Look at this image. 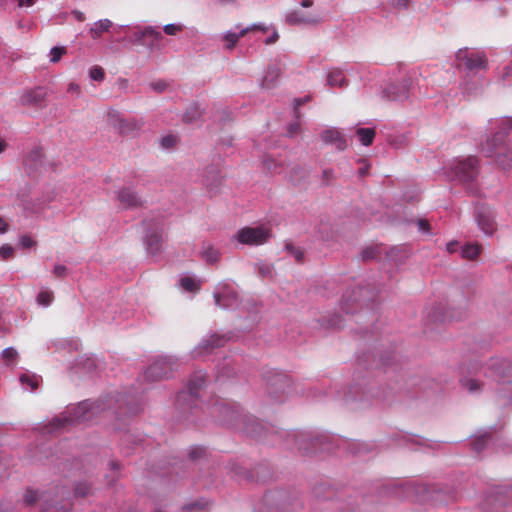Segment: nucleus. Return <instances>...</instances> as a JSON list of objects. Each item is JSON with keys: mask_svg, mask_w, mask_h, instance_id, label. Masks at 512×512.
<instances>
[{"mask_svg": "<svg viewBox=\"0 0 512 512\" xmlns=\"http://www.w3.org/2000/svg\"><path fill=\"white\" fill-rule=\"evenodd\" d=\"M106 410H112L116 416L134 415L139 411V405L134 397L119 392L95 401L84 400L71 410L53 418L41 428V433L45 436L62 433L70 426L90 421L95 415Z\"/></svg>", "mask_w": 512, "mask_h": 512, "instance_id": "nucleus-1", "label": "nucleus"}, {"mask_svg": "<svg viewBox=\"0 0 512 512\" xmlns=\"http://www.w3.org/2000/svg\"><path fill=\"white\" fill-rule=\"evenodd\" d=\"M206 382V374L195 372L189 379L187 391L178 393L176 397V420L180 423H196L195 416L199 412L198 397Z\"/></svg>", "mask_w": 512, "mask_h": 512, "instance_id": "nucleus-2", "label": "nucleus"}, {"mask_svg": "<svg viewBox=\"0 0 512 512\" xmlns=\"http://www.w3.org/2000/svg\"><path fill=\"white\" fill-rule=\"evenodd\" d=\"M69 490L64 486H55L41 493L40 512H69L72 503L68 499Z\"/></svg>", "mask_w": 512, "mask_h": 512, "instance_id": "nucleus-3", "label": "nucleus"}, {"mask_svg": "<svg viewBox=\"0 0 512 512\" xmlns=\"http://www.w3.org/2000/svg\"><path fill=\"white\" fill-rule=\"evenodd\" d=\"M470 373L473 376L484 375L496 378L502 382H512V362H506L499 358L490 359L486 366H472Z\"/></svg>", "mask_w": 512, "mask_h": 512, "instance_id": "nucleus-4", "label": "nucleus"}, {"mask_svg": "<svg viewBox=\"0 0 512 512\" xmlns=\"http://www.w3.org/2000/svg\"><path fill=\"white\" fill-rule=\"evenodd\" d=\"M144 245L148 255L157 256L162 251L163 243V220L160 218L145 219Z\"/></svg>", "mask_w": 512, "mask_h": 512, "instance_id": "nucleus-5", "label": "nucleus"}, {"mask_svg": "<svg viewBox=\"0 0 512 512\" xmlns=\"http://www.w3.org/2000/svg\"><path fill=\"white\" fill-rule=\"evenodd\" d=\"M179 367L178 359L174 356H158L144 372L147 381H158L169 378Z\"/></svg>", "mask_w": 512, "mask_h": 512, "instance_id": "nucleus-6", "label": "nucleus"}, {"mask_svg": "<svg viewBox=\"0 0 512 512\" xmlns=\"http://www.w3.org/2000/svg\"><path fill=\"white\" fill-rule=\"evenodd\" d=\"M211 409V413L220 423L234 428L240 426V420L244 414L238 404L222 400L215 403Z\"/></svg>", "mask_w": 512, "mask_h": 512, "instance_id": "nucleus-7", "label": "nucleus"}, {"mask_svg": "<svg viewBox=\"0 0 512 512\" xmlns=\"http://www.w3.org/2000/svg\"><path fill=\"white\" fill-rule=\"evenodd\" d=\"M270 237V231L262 226H247L239 229L237 234L233 236V239H236L241 244L258 246L268 242Z\"/></svg>", "mask_w": 512, "mask_h": 512, "instance_id": "nucleus-8", "label": "nucleus"}, {"mask_svg": "<svg viewBox=\"0 0 512 512\" xmlns=\"http://www.w3.org/2000/svg\"><path fill=\"white\" fill-rule=\"evenodd\" d=\"M453 174L463 184H471L478 176V160L475 157H468L459 160L453 167Z\"/></svg>", "mask_w": 512, "mask_h": 512, "instance_id": "nucleus-9", "label": "nucleus"}, {"mask_svg": "<svg viewBox=\"0 0 512 512\" xmlns=\"http://www.w3.org/2000/svg\"><path fill=\"white\" fill-rule=\"evenodd\" d=\"M263 379L265 381L267 394L271 398L278 400L284 395L287 387V377L285 374L270 370L264 374Z\"/></svg>", "mask_w": 512, "mask_h": 512, "instance_id": "nucleus-10", "label": "nucleus"}, {"mask_svg": "<svg viewBox=\"0 0 512 512\" xmlns=\"http://www.w3.org/2000/svg\"><path fill=\"white\" fill-rule=\"evenodd\" d=\"M230 337L226 334L214 333L202 339V341L192 351L193 358H200L211 354L214 349L221 348L226 345Z\"/></svg>", "mask_w": 512, "mask_h": 512, "instance_id": "nucleus-11", "label": "nucleus"}, {"mask_svg": "<svg viewBox=\"0 0 512 512\" xmlns=\"http://www.w3.org/2000/svg\"><path fill=\"white\" fill-rule=\"evenodd\" d=\"M215 304L223 309L234 307L238 303V293L229 283L217 285L213 294Z\"/></svg>", "mask_w": 512, "mask_h": 512, "instance_id": "nucleus-12", "label": "nucleus"}, {"mask_svg": "<svg viewBox=\"0 0 512 512\" xmlns=\"http://www.w3.org/2000/svg\"><path fill=\"white\" fill-rule=\"evenodd\" d=\"M459 62L465 65L468 70H484L487 68V58L481 52H468L467 49L459 50L456 54Z\"/></svg>", "mask_w": 512, "mask_h": 512, "instance_id": "nucleus-13", "label": "nucleus"}, {"mask_svg": "<svg viewBox=\"0 0 512 512\" xmlns=\"http://www.w3.org/2000/svg\"><path fill=\"white\" fill-rule=\"evenodd\" d=\"M501 125L502 130L497 132L493 138L488 140L482 147V151L487 157L494 156L497 148L504 145L507 132L512 128V119L505 118L501 120Z\"/></svg>", "mask_w": 512, "mask_h": 512, "instance_id": "nucleus-14", "label": "nucleus"}, {"mask_svg": "<svg viewBox=\"0 0 512 512\" xmlns=\"http://www.w3.org/2000/svg\"><path fill=\"white\" fill-rule=\"evenodd\" d=\"M163 38V35L160 30L153 28L152 26H147L143 29H137L133 33V42L143 45L153 47L155 43L160 41Z\"/></svg>", "mask_w": 512, "mask_h": 512, "instance_id": "nucleus-15", "label": "nucleus"}, {"mask_svg": "<svg viewBox=\"0 0 512 512\" xmlns=\"http://www.w3.org/2000/svg\"><path fill=\"white\" fill-rule=\"evenodd\" d=\"M310 101H311L310 95H306L301 98H295L293 100V114H294V117L296 118V121L290 122V128H289L290 137L293 135L299 134L301 132V127H302L301 119L303 118V116L305 114L302 111V106L309 103Z\"/></svg>", "mask_w": 512, "mask_h": 512, "instance_id": "nucleus-16", "label": "nucleus"}, {"mask_svg": "<svg viewBox=\"0 0 512 512\" xmlns=\"http://www.w3.org/2000/svg\"><path fill=\"white\" fill-rule=\"evenodd\" d=\"M237 428L252 438H261L265 430L263 424L258 419L248 415H243L240 420V426Z\"/></svg>", "mask_w": 512, "mask_h": 512, "instance_id": "nucleus-17", "label": "nucleus"}, {"mask_svg": "<svg viewBox=\"0 0 512 512\" xmlns=\"http://www.w3.org/2000/svg\"><path fill=\"white\" fill-rule=\"evenodd\" d=\"M268 30H269V28L265 24L257 23V24H252L246 28L241 29L239 31V33L227 32L224 36V39L228 42L226 48L227 49L234 48V46L236 45L238 40L250 32L260 31L262 33H266Z\"/></svg>", "mask_w": 512, "mask_h": 512, "instance_id": "nucleus-18", "label": "nucleus"}, {"mask_svg": "<svg viewBox=\"0 0 512 512\" xmlns=\"http://www.w3.org/2000/svg\"><path fill=\"white\" fill-rule=\"evenodd\" d=\"M477 223L480 229L487 235L493 234L496 230V223L490 209L483 207L477 211Z\"/></svg>", "mask_w": 512, "mask_h": 512, "instance_id": "nucleus-19", "label": "nucleus"}, {"mask_svg": "<svg viewBox=\"0 0 512 512\" xmlns=\"http://www.w3.org/2000/svg\"><path fill=\"white\" fill-rule=\"evenodd\" d=\"M43 152L41 147H35L24 159L27 172L31 175L38 172L43 166Z\"/></svg>", "mask_w": 512, "mask_h": 512, "instance_id": "nucleus-20", "label": "nucleus"}, {"mask_svg": "<svg viewBox=\"0 0 512 512\" xmlns=\"http://www.w3.org/2000/svg\"><path fill=\"white\" fill-rule=\"evenodd\" d=\"M47 92L44 87H36L25 91L21 96V104L26 106H39L46 98Z\"/></svg>", "mask_w": 512, "mask_h": 512, "instance_id": "nucleus-21", "label": "nucleus"}, {"mask_svg": "<svg viewBox=\"0 0 512 512\" xmlns=\"http://www.w3.org/2000/svg\"><path fill=\"white\" fill-rule=\"evenodd\" d=\"M117 199L124 208H137L142 206L141 198L130 188L120 189L117 192Z\"/></svg>", "mask_w": 512, "mask_h": 512, "instance_id": "nucleus-22", "label": "nucleus"}, {"mask_svg": "<svg viewBox=\"0 0 512 512\" xmlns=\"http://www.w3.org/2000/svg\"><path fill=\"white\" fill-rule=\"evenodd\" d=\"M322 19L315 13L303 12L301 9H295L290 13V24H308L315 25Z\"/></svg>", "mask_w": 512, "mask_h": 512, "instance_id": "nucleus-23", "label": "nucleus"}, {"mask_svg": "<svg viewBox=\"0 0 512 512\" xmlns=\"http://www.w3.org/2000/svg\"><path fill=\"white\" fill-rule=\"evenodd\" d=\"M321 139L327 144H333L340 151H343L347 147V141L345 137L336 129H327L322 132Z\"/></svg>", "mask_w": 512, "mask_h": 512, "instance_id": "nucleus-24", "label": "nucleus"}, {"mask_svg": "<svg viewBox=\"0 0 512 512\" xmlns=\"http://www.w3.org/2000/svg\"><path fill=\"white\" fill-rule=\"evenodd\" d=\"M280 76V68L276 64L269 65L261 82L262 88L273 89L277 87Z\"/></svg>", "mask_w": 512, "mask_h": 512, "instance_id": "nucleus-25", "label": "nucleus"}, {"mask_svg": "<svg viewBox=\"0 0 512 512\" xmlns=\"http://www.w3.org/2000/svg\"><path fill=\"white\" fill-rule=\"evenodd\" d=\"M222 183L220 171L215 167H208L205 172V184L210 191L216 190Z\"/></svg>", "mask_w": 512, "mask_h": 512, "instance_id": "nucleus-26", "label": "nucleus"}, {"mask_svg": "<svg viewBox=\"0 0 512 512\" xmlns=\"http://www.w3.org/2000/svg\"><path fill=\"white\" fill-rule=\"evenodd\" d=\"M114 127L121 135H129L139 129L138 123L134 120L117 118L114 121Z\"/></svg>", "mask_w": 512, "mask_h": 512, "instance_id": "nucleus-27", "label": "nucleus"}, {"mask_svg": "<svg viewBox=\"0 0 512 512\" xmlns=\"http://www.w3.org/2000/svg\"><path fill=\"white\" fill-rule=\"evenodd\" d=\"M109 472L105 474V480L108 486H114L121 477V464L117 460L108 462Z\"/></svg>", "mask_w": 512, "mask_h": 512, "instance_id": "nucleus-28", "label": "nucleus"}, {"mask_svg": "<svg viewBox=\"0 0 512 512\" xmlns=\"http://www.w3.org/2000/svg\"><path fill=\"white\" fill-rule=\"evenodd\" d=\"M236 375L231 358L225 357L217 365V378H231Z\"/></svg>", "mask_w": 512, "mask_h": 512, "instance_id": "nucleus-29", "label": "nucleus"}, {"mask_svg": "<svg viewBox=\"0 0 512 512\" xmlns=\"http://www.w3.org/2000/svg\"><path fill=\"white\" fill-rule=\"evenodd\" d=\"M202 258L209 264L217 263L220 259V252L210 243L204 242L200 251Z\"/></svg>", "mask_w": 512, "mask_h": 512, "instance_id": "nucleus-30", "label": "nucleus"}, {"mask_svg": "<svg viewBox=\"0 0 512 512\" xmlns=\"http://www.w3.org/2000/svg\"><path fill=\"white\" fill-rule=\"evenodd\" d=\"M40 380H41L40 376L33 374V373H29V372H25L19 376V381H20L21 385L25 389L29 388L31 391H34L37 389Z\"/></svg>", "mask_w": 512, "mask_h": 512, "instance_id": "nucleus-31", "label": "nucleus"}, {"mask_svg": "<svg viewBox=\"0 0 512 512\" xmlns=\"http://www.w3.org/2000/svg\"><path fill=\"white\" fill-rule=\"evenodd\" d=\"M202 114L203 111L200 108V106L197 103H193L187 108V110L183 114L182 119L185 123L190 124L200 119Z\"/></svg>", "mask_w": 512, "mask_h": 512, "instance_id": "nucleus-32", "label": "nucleus"}, {"mask_svg": "<svg viewBox=\"0 0 512 512\" xmlns=\"http://www.w3.org/2000/svg\"><path fill=\"white\" fill-rule=\"evenodd\" d=\"M356 135L362 145L370 146L374 141L376 132L373 128H358L356 130Z\"/></svg>", "mask_w": 512, "mask_h": 512, "instance_id": "nucleus-33", "label": "nucleus"}, {"mask_svg": "<svg viewBox=\"0 0 512 512\" xmlns=\"http://www.w3.org/2000/svg\"><path fill=\"white\" fill-rule=\"evenodd\" d=\"M111 26L112 22L109 19L99 20L90 28V34L93 39H97L103 32L108 31Z\"/></svg>", "mask_w": 512, "mask_h": 512, "instance_id": "nucleus-34", "label": "nucleus"}, {"mask_svg": "<svg viewBox=\"0 0 512 512\" xmlns=\"http://www.w3.org/2000/svg\"><path fill=\"white\" fill-rule=\"evenodd\" d=\"M327 82L330 86L342 87L346 85V78L340 69H333L329 72Z\"/></svg>", "mask_w": 512, "mask_h": 512, "instance_id": "nucleus-35", "label": "nucleus"}, {"mask_svg": "<svg viewBox=\"0 0 512 512\" xmlns=\"http://www.w3.org/2000/svg\"><path fill=\"white\" fill-rule=\"evenodd\" d=\"M230 469H231V471H233L235 476L244 478L247 481H258L259 480L258 477L257 478L255 477L253 472L248 471L246 468H244L236 463H231Z\"/></svg>", "mask_w": 512, "mask_h": 512, "instance_id": "nucleus-36", "label": "nucleus"}, {"mask_svg": "<svg viewBox=\"0 0 512 512\" xmlns=\"http://www.w3.org/2000/svg\"><path fill=\"white\" fill-rule=\"evenodd\" d=\"M255 269L258 275L262 278L274 279L276 275L274 267L264 262H257L255 264Z\"/></svg>", "mask_w": 512, "mask_h": 512, "instance_id": "nucleus-37", "label": "nucleus"}, {"mask_svg": "<svg viewBox=\"0 0 512 512\" xmlns=\"http://www.w3.org/2000/svg\"><path fill=\"white\" fill-rule=\"evenodd\" d=\"M92 485L86 481L76 483L74 487V497L84 498L92 494Z\"/></svg>", "mask_w": 512, "mask_h": 512, "instance_id": "nucleus-38", "label": "nucleus"}, {"mask_svg": "<svg viewBox=\"0 0 512 512\" xmlns=\"http://www.w3.org/2000/svg\"><path fill=\"white\" fill-rule=\"evenodd\" d=\"M461 385L468 389L470 393L479 392L483 386V383L480 382L478 378L470 377V378H462L460 380Z\"/></svg>", "mask_w": 512, "mask_h": 512, "instance_id": "nucleus-39", "label": "nucleus"}, {"mask_svg": "<svg viewBox=\"0 0 512 512\" xmlns=\"http://www.w3.org/2000/svg\"><path fill=\"white\" fill-rule=\"evenodd\" d=\"M481 252V246L468 244L462 248V256L468 260H474Z\"/></svg>", "mask_w": 512, "mask_h": 512, "instance_id": "nucleus-40", "label": "nucleus"}, {"mask_svg": "<svg viewBox=\"0 0 512 512\" xmlns=\"http://www.w3.org/2000/svg\"><path fill=\"white\" fill-rule=\"evenodd\" d=\"M496 161L499 166L504 170H508L512 166V152H506L504 154H498L496 156Z\"/></svg>", "mask_w": 512, "mask_h": 512, "instance_id": "nucleus-41", "label": "nucleus"}, {"mask_svg": "<svg viewBox=\"0 0 512 512\" xmlns=\"http://www.w3.org/2000/svg\"><path fill=\"white\" fill-rule=\"evenodd\" d=\"M180 286L185 291H188V292H195L199 289V286L196 283L195 279H193L192 277H188V276L182 277L180 279Z\"/></svg>", "mask_w": 512, "mask_h": 512, "instance_id": "nucleus-42", "label": "nucleus"}, {"mask_svg": "<svg viewBox=\"0 0 512 512\" xmlns=\"http://www.w3.org/2000/svg\"><path fill=\"white\" fill-rule=\"evenodd\" d=\"M40 496H41V494L39 495L38 491H34L32 489H27L24 494V498H23L25 505L31 506V505L35 504L37 501L40 502Z\"/></svg>", "mask_w": 512, "mask_h": 512, "instance_id": "nucleus-43", "label": "nucleus"}, {"mask_svg": "<svg viewBox=\"0 0 512 512\" xmlns=\"http://www.w3.org/2000/svg\"><path fill=\"white\" fill-rule=\"evenodd\" d=\"M490 436L489 435H481V436H477L473 441H472V447L473 449L476 451V452H481L485 445L487 444V441H488V438Z\"/></svg>", "mask_w": 512, "mask_h": 512, "instance_id": "nucleus-44", "label": "nucleus"}, {"mask_svg": "<svg viewBox=\"0 0 512 512\" xmlns=\"http://www.w3.org/2000/svg\"><path fill=\"white\" fill-rule=\"evenodd\" d=\"M53 300V293L51 291H41L37 296V302L40 305L48 306Z\"/></svg>", "mask_w": 512, "mask_h": 512, "instance_id": "nucleus-45", "label": "nucleus"}, {"mask_svg": "<svg viewBox=\"0 0 512 512\" xmlns=\"http://www.w3.org/2000/svg\"><path fill=\"white\" fill-rule=\"evenodd\" d=\"M66 48L65 47H53L51 48L50 50V61L52 63H57L61 57L66 53Z\"/></svg>", "mask_w": 512, "mask_h": 512, "instance_id": "nucleus-46", "label": "nucleus"}, {"mask_svg": "<svg viewBox=\"0 0 512 512\" xmlns=\"http://www.w3.org/2000/svg\"><path fill=\"white\" fill-rule=\"evenodd\" d=\"M207 503L202 501H194L183 506V510L187 512L202 511Z\"/></svg>", "mask_w": 512, "mask_h": 512, "instance_id": "nucleus-47", "label": "nucleus"}, {"mask_svg": "<svg viewBox=\"0 0 512 512\" xmlns=\"http://www.w3.org/2000/svg\"><path fill=\"white\" fill-rule=\"evenodd\" d=\"M89 75L94 81H102L105 77V72L102 67L94 66L90 69Z\"/></svg>", "mask_w": 512, "mask_h": 512, "instance_id": "nucleus-48", "label": "nucleus"}, {"mask_svg": "<svg viewBox=\"0 0 512 512\" xmlns=\"http://www.w3.org/2000/svg\"><path fill=\"white\" fill-rule=\"evenodd\" d=\"M17 356L18 353L13 347H8L2 351V358L6 361L7 364L15 360Z\"/></svg>", "mask_w": 512, "mask_h": 512, "instance_id": "nucleus-49", "label": "nucleus"}, {"mask_svg": "<svg viewBox=\"0 0 512 512\" xmlns=\"http://www.w3.org/2000/svg\"><path fill=\"white\" fill-rule=\"evenodd\" d=\"M37 242L33 240L28 234H24L19 238V245L24 249H29L36 246Z\"/></svg>", "mask_w": 512, "mask_h": 512, "instance_id": "nucleus-50", "label": "nucleus"}, {"mask_svg": "<svg viewBox=\"0 0 512 512\" xmlns=\"http://www.w3.org/2000/svg\"><path fill=\"white\" fill-rule=\"evenodd\" d=\"M177 143V137L174 135H167L161 139V146L165 149L173 148Z\"/></svg>", "mask_w": 512, "mask_h": 512, "instance_id": "nucleus-51", "label": "nucleus"}, {"mask_svg": "<svg viewBox=\"0 0 512 512\" xmlns=\"http://www.w3.org/2000/svg\"><path fill=\"white\" fill-rule=\"evenodd\" d=\"M14 254V248L9 244H4L0 247V257L3 260L9 259Z\"/></svg>", "mask_w": 512, "mask_h": 512, "instance_id": "nucleus-52", "label": "nucleus"}, {"mask_svg": "<svg viewBox=\"0 0 512 512\" xmlns=\"http://www.w3.org/2000/svg\"><path fill=\"white\" fill-rule=\"evenodd\" d=\"M290 255L294 257L297 263H303L304 252L300 248H294L290 245Z\"/></svg>", "mask_w": 512, "mask_h": 512, "instance_id": "nucleus-53", "label": "nucleus"}, {"mask_svg": "<svg viewBox=\"0 0 512 512\" xmlns=\"http://www.w3.org/2000/svg\"><path fill=\"white\" fill-rule=\"evenodd\" d=\"M150 86L154 91H156L158 93H162V92L166 91L168 84L163 80H159L157 82H152L150 84Z\"/></svg>", "mask_w": 512, "mask_h": 512, "instance_id": "nucleus-54", "label": "nucleus"}, {"mask_svg": "<svg viewBox=\"0 0 512 512\" xmlns=\"http://www.w3.org/2000/svg\"><path fill=\"white\" fill-rule=\"evenodd\" d=\"M182 27L176 24H167L163 27L164 32L167 35H175L177 32L181 31Z\"/></svg>", "mask_w": 512, "mask_h": 512, "instance_id": "nucleus-55", "label": "nucleus"}, {"mask_svg": "<svg viewBox=\"0 0 512 512\" xmlns=\"http://www.w3.org/2000/svg\"><path fill=\"white\" fill-rule=\"evenodd\" d=\"M66 273H67V268L66 266L64 265H60V264H57L54 266V269H53V274L56 276V277H59V278H63L66 276Z\"/></svg>", "mask_w": 512, "mask_h": 512, "instance_id": "nucleus-56", "label": "nucleus"}, {"mask_svg": "<svg viewBox=\"0 0 512 512\" xmlns=\"http://www.w3.org/2000/svg\"><path fill=\"white\" fill-rule=\"evenodd\" d=\"M204 454V449L202 447H193L189 452V457L192 460L199 459Z\"/></svg>", "mask_w": 512, "mask_h": 512, "instance_id": "nucleus-57", "label": "nucleus"}, {"mask_svg": "<svg viewBox=\"0 0 512 512\" xmlns=\"http://www.w3.org/2000/svg\"><path fill=\"white\" fill-rule=\"evenodd\" d=\"M322 180L325 184L329 185L334 180V173L330 169H325L322 173Z\"/></svg>", "mask_w": 512, "mask_h": 512, "instance_id": "nucleus-58", "label": "nucleus"}, {"mask_svg": "<svg viewBox=\"0 0 512 512\" xmlns=\"http://www.w3.org/2000/svg\"><path fill=\"white\" fill-rule=\"evenodd\" d=\"M82 365L88 371H93L96 369V362L93 358H86L82 361Z\"/></svg>", "mask_w": 512, "mask_h": 512, "instance_id": "nucleus-59", "label": "nucleus"}, {"mask_svg": "<svg viewBox=\"0 0 512 512\" xmlns=\"http://www.w3.org/2000/svg\"><path fill=\"white\" fill-rule=\"evenodd\" d=\"M417 225H418L419 230H421L422 232L428 233L430 231V224L425 219L418 220Z\"/></svg>", "mask_w": 512, "mask_h": 512, "instance_id": "nucleus-60", "label": "nucleus"}, {"mask_svg": "<svg viewBox=\"0 0 512 512\" xmlns=\"http://www.w3.org/2000/svg\"><path fill=\"white\" fill-rule=\"evenodd\" d=\"M278 38H279V35H278L277 31L274 30L273 33L269 37H267L264 42L266 45H271V44L275 43L278 40Z\"/></svg>", "mask_w": 512, "mask_h": 512, "instance_id": "nucleus-61", "label": "nucleus"}, {"mask_svg": "<svg viewBox=\"0 0 512 512\" xmlns=\"http://www.w3.org/2000/svg\"><path fill=\"white\" fill-rule=\"evenodd\" d=\"M374 250L373 249H366L363 251L362 253V257L364 260H369V259H372L374 257Z\"/></svg>", "mask_w": 512, "mask_h": 512, "instance_id": "nucleus-62", "label": "nucleus"}, {"mask_svg": "<svg viewBox=\"0 0 512 512\" xmlns=\"http://www.w3.org/2000/svg\"><path fill=\"white\" fill-rule=\"evenodd\" d=\"M8 231V224L4 218L0 217V233L4 234Z\"/></svg>", "mask_w": 512, "mask_h": 512, "instance_id": "nucleus-63", "label": "nucleus"}, {"mask_svg": "<svg viewBox=\"0 0 512 512\" xmlns=\"http://www.w3.org/2000/svg\"><path fill=\"white\" fill-rule=\"evenodd\" d=\"M73 14H74L75 18L78 21H84L85 20V15H84L83 12L75 10V11H73Z\"/></svg>", "mask_w": 512, "mask_h": 512, "instance_id": "nucleus-64", "label": "nucleus"}]
</instances>
